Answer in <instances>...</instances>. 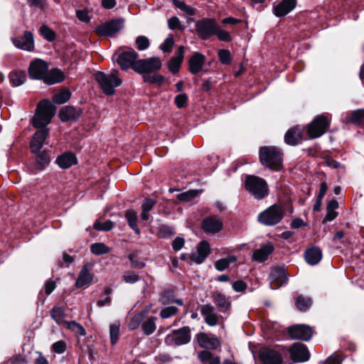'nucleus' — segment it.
Returning a JSON list of instances; mask_svg holds the SVG:
<instances>
[{
	"instance_id": "nucleus-1",
	"label": "nucleus",
	"mask_w": 364,
	"mask_h": 364,
	"mask_svg": "<svg viewBox=\"0 0 364 364\" xmlns=\"http://www.w3.org/2000/svg\"><path fill=\"white\" fill-rule=\"evenodd\" d=\"M161 65L159 58L151 57L136 61L133 70L142 75L144 82L160 85L164 82V77L156 72L161 69Z\"/></svg>"
},
{
	"instance_id": "nucleus-2",
	"label": "nucleus",
	"mask_w": 364,
	"mask_h": 364,
	"mask_svg": "<svg viewBox=\"0 0 364 364\" xmlns=\"http://www.w3.org/2000/svg\"><path fill=\"white\" fill-rule=\"evenodd\" d=\"M261 164L276 171H280L283 167V154L276 146H262L259 151Z\"/></svg>"
},
{
	"instance_id": "nucleus-3",
	"label": "nucleus",
	"mask_w": 364,
	"mask_h": 364,
	"mask_svg": "<svg viewBox=\"0 0 364 364\" xmlns=\"http://www.w3.org/2000/svg\"><path fill=\"white\" fill-rule=\"evenodd\" d=\"M56 112L55 106L48 100H43L38 103L36 114L33 117V125L36 128H45L50 123L52 118Z\"/></svg>"
},
{
	"instance_id": "nucleus-4",
	"label": "nucleus",
	"mask_w": 364,
	"mask_h": 364,
	"mask_svg": "<svg viewBox=\"0 0 364 364\" xmlns=\"http://www.w3.org/2000/svg\"><path fill=\"white\" fill-rule=\"evenodd\" d=\"M95 79L103 93L107 95H114L116 87L122 84V80L117 72L105 73L98 71L95 74Z\"/></svg>"
},
{
	"instance_id": "nucleus-5",
	"label": "nucleus",
	"mask_w": 364,
	"mask_h": 364,
	"mask_svg": "<svg viewBox=\"0 0 364 364\" xmlns=\"http://www.w3.org/2000/svg\"><path fill=\"white\" fill-rule=\"evenodd\" d=\"M247 190L257 199H262L268 194V186L266 181L255 176H249L246 178Z\"/></svg>"
},
{
	"instance_id": "nucleus-6",
	"label": "nucleus",
	"mask_w": 364,
	"mask_h": 364,
	"mask_svg": "<svg viewBox=\"0 0 364 364\" xmlns=\"http://www.w3.org/2000/svg\"><path fill=\"white\" fill-rule=\"evenodd\" d=\"M286 352L284 347L262 348L258 356L263 364H283V355Z\"/></svg>"
},
{
	"instance_id": "nucleus-7",
	"label": "nucleus",
	"mask_w": 364,
	"mask_h": 364,
	"mask_svg": "<svg viewBox=\"0 0 364 364\" xmlns=\"http://www.w3.org/2000/svg\"><path fill=\"white\" fill-rule=\"evenodd\" d=\"M284 217V213L281 207L277 205H272L257 217L258 221L267 226L274 225L279 223Z\"/></svg>"
},
{
	"instance_id": "nucleus-8",
	"label": "nucleus",
	"mask_w": 364,
	"mask_h": 364,
	"mask_svg": "<svg viewBox=\"0 0 364 364\" xmlns=\"http://www.w3.org/2000/svg\"><path fill=\"white\" fill-rule=\"evenodd\" d=\"M329 125L328 119L323 115L317 116L307 126V134L310 139H316L322 136Z\"/></svg>"
},
{
	"instance_id": "nucleus-9",
	"label": "nucleus",
	"mask_w": 364,
	"mask_h": 364,
	"mask_svg": "<svg viewBox=\"0 0 364 364\" xmlns=\"http://www.w3.org/2000/svg\"><path fill=\"white\" fill-rule=\"evenodd\" d=\"M190 340V330L188 327H183L167 335L165 342L168 346H181L188 343Z\"/></svg>"
},
{
	"instance_id": "nucleus-10",
	"label": "nucleus",
	"mask_w": 364,
	"mask_h": 364,
	"mask_svg": "<svg viewBox=\"0 0 364 364\" xmlns=\"http://www.w3.org/2000/svg\"><path fill=\"white\" fill-rule=\"evenodd\" d=\"M215 23L214 20L205 18L196 22V31L202 39H208L215 33Z\"/></svg>"
},
{
	"instance_id": "nucleus-11",
	"label": "nucleus",
	"mask_w": 364,
	"mask_h": 364,
	"mask_svg": "<svg viewBox=\"0 0 364 364\" xmlns=\"http://www.w3.org/2000/svg\"><path fill=\"white\" fill-rule=\"evenodd\" d=\"M48 70V64L44 60L38 58L32 61L28 68L30 76L37 80H43Z\"/></svg>"
},
{
	"instance_id": "nucleus-12",
	"label": "nucleus",
	"mask_w": 364,
	"mask_h": 364,
	"mask_svg": "<svg viewBox=\"0 0 364 364\" xmlns=\"http://www.w3.org/2000/svg\"><path fill=\"white\" fill-rule=\"evenodd\" d=\"M288 333L292 339L308 341L312 335L311 328L306 325H295L288 328Z\"/></svg>"
},
{
	"instance_id": "nucleus-13",
	"label": "nucleus",
	"mask_w": 364,
	"mask_h": 364,
	"mask_svg": "<svg viewBox=\"0 0 364 364\" xmlns=\"http://www.w3.org/2000/svg\"><path fill=\"white\" fill-rule=\"evenodd\" d=\"M123 27V21L112 20L97 27V33L102 36H112Z\"/></svg>"
},
{
	"instance_id": "nucleus-14",
	"label": "nucleus",
	"mask_w": 364,
	"mask_h": 364,
	"mask_svg": "<svg viewBox=\"0 0 364 364\" xmlns=\"http://www.w3.org/2000/svg\"><path fill=\"white\" fill-rule=\"evenodd\" d=\"M293 362H305L310 358L309 352L305 345L299 343L293 344L289 349Z\"/></svg>"
},
{
	"instance_id": "nucleus-15",
	"label": "nucleus",
	"mask_w": 364,
	"mask_h": 364,
	"mask_svg": "<svg viewBox=\"0 0 364 364\" xmlns=\"http://www.w3.org/2000/svg\"><path fill=\"white\" fill-rule=\"evenodd\" d=\"M93 266L92 263H87L82 266L75 282L76 287L87 288L91 284L93 279V274L91 273Z\"/></svg>"
},
{
	"instance_id": "nucleus-16",
	"label": "nucleus",
	"mask_w": 364,
	"mask_h": 364,
	"mask_svg": "<svg viewBox=\"0 0 364 364\" xmlns=\"http://www.w3.org/2000/svg\"><path fill=\"white\" fill-rule=\"evenodd\" d=\"M137 58V53L134 49L129 48L118 55L117 62L123 70H127L129 68L133 69V65L136 61Z\"/></svg>"
},
{
	"instance_id": "nucleus-17",
	"label": "nucleus",
	"mask_w": 364,
	"mask_h": 364,
	"mask_svg": "<svg viewBox=\"0 0 364 364\" xmlns=\"http://www.w3.org/2000/svg\"><path fill=\"white\" fill-rule=\"evenodd\" d=\"M201 227L205 232L215 234L223 230V223L218 216L211 215L203 220Z\"/></svg>"
},
{
	"instance_id": "nucleus-18",
	"label": "nucleus",
	"mask_w": 364,
	"mask_h": 364,
	"mask_svg": "<svg viewBox=\"0 0 364 364\" xmlns=\"http://www.w3.org/2000/svg\"><path fill=\"white\" fill-rule=\"evenodd\" d=\"M287 277L284 268L279 267H274L269 274V284L272 289H277L285 284Z\"/></svg>"
},
{
	"instance_id": "nucleus-19",
	"label": "nucleus",
	"mask_w": 364,
	"mask_h": 364,
	"mask_svg": "<svg viewBox=\"0 0 364 364\" xmlns=\"http://www.w3.org/2000/svg\"><path fill=\"white\" fill-rule=\"evenodd\" d=\"M48 134L49 129L48 128H43L34 133L30 143V147L32 153L36 154L40 151Z\"/></svg>"
},
{
	"instance_id": "nucleus-20",
	"label": "nucleus",
	"mask_w": 364,
	"mask_h": 364,
	"mask_svg": "<svg viewBox=\"0 0 364 364\" xmlns=\"http://www.w3.org/2000/svg\"><path fill=\"white\" fill-rule=\"evenodd\" d=\"M14 45L22 50L32 51L34 49V39L31 31H25L23 36L14 40Z\"/></svg>"
},
{
	"instance_id": "nucleus-21",
	"label": "nucleus",
	"mask_w": 364,
	"mask_h": 364,
	"mask_svg": "<svg viewBox=\"0 0 364 364\" xmlns=\"http://www.w3.org/2000/svg\"><path fill=\"white\" fill-rule=\"evenodd\" d=\"M210 252V247L209 243L207 241H202L198 244L196 252L191 255V259L197 264H201L209 255Z\"/></svg>"
},
{
	"instance_id": "nucleus-22",
	"label": "nucleus",
	"mask_w": 364,
	"mask_h": 364,
	"mask_svg": "<svg viewBox=\"0 0 364 364\" xmlns=\"http://www.w3.org/2000/svg\"><path fill=\"white\" fill-rule=\"evenodd\" d=\"M296 5V0H282L278 4L274 5L273 13L277 17L284 16L291 12Z\"/></svg>"
},
{
	"instance_id": "nucleus-23",
	"label": "nucleus",
	"mask_w": 364,
	"mask_h": 364,
	"mask_svg": "<svg viewBox=\"0 0 364 364\" xmlns=\"http://www.w3.org/2000/svg\"><path fill=\"white\" fill-rule=\"evenodd\" d=\"M200 314L203 316L205 322L210 326H215L218 323V316L215 313L214 306L210 304H206L200 307Z\"/></svg>"
},
{
	"instance_id": "nucleus-24",
	"label": "nucleus",
	"mask_w": 364,
	"mask_h": 364,
	"mask_svg": "<svg viewBox=\"0 0 364 364\" xmlns=\"http://www.w3.org/2000/svg\"><path fill=\"white\" fill-rule=\"evenodd\" d=\"M198 345L208 350H215L220 346V341L215 337H209L204 333H200L197 335Z\"/></svg>"
},
{
	"instance_id": "nucleus-25",
	"label": "nucleus",
	"mask_w": 364,
	"mask_h": 364,
	"mask_svg": "<svg viewBox=\"0 0 364 364\" xmlns=\"http://www.w3.org/2000/svg\"><path fill=\"white\" fill-rule=\"evenodd\" d=\"M274 250V245L271 242H267L260 248L255 250L253 252L252 260L257 262H264L273 252Z\"/></svg>"
},
{
	"instance_id": "nucleus-26",
	"label": "nucleus",
	"mask_w": 364,
	"mask_h": 364,
	"mask_svg": "<svg viewBox=\"0 0 364 364\" xmlns=\"http://www.w3.org/2000/svg\"><path fill=\"white\" fill-rule=\"evenodd\" d=\"M303 140L302 130L299 126L289 129L284 136L285 142L291 146H295Z\"/></svg>"
},
{
	"instance_id": "nucleus-27",
	"label": "nucleus",
	"mask_w": 364,
	"mask_h": 364,
	"mask_svg": "<svg viewBox=\"0 0 364 364\" xmlns=\"http://www.w3.org/2000/svg\"><path fill=\"white\" fill-rule=\"evenodd\" d=\"M205 59L204 55L200 53H195L188 60V67L191 73L195 75L202 71Z\"/></svg>"
},
{
	"instance_id": "nucleus-28",
	"label": "nucleus",
	"mask_w": 364,
	"mask_h": 364,
	"mask_svg": "<svg viewBox=\"0 0 364 364\" xmlns=\"http://www.w3.org/2000/svg\"><path fill=\"white\" fill-rule=\"evenodd\" d=\"M81 114V109L73 107H65L59 112V117L63 122L76 120Z\"/></svg>"
},
{
	"instance_id": "nucleus-29",
	"label": "nucleus",
	"mask_w": 364,
	"mask_h": 364,
	"mask_svg": "<svg viewBox=\"0 0 364 364\" xmlns=\"http://www.w3.org/2000/svg\"><path fill=\"white\" fill-rule=\"evenodd\" d=\"M183 55L184 47L181 46L178 48L176 55L173 57L168 62V69L172 73L176 74L178 72L183 62Z\"/></svg>"
},
{
	"instance_id": "nucleus-30",
	"label": "nucleus",
	"mask_w": 364,
	"mask_h": 364,
	"mask_svg": "<svg viewBox=\"0 0 364 364\" xmlns=\"http://www.w3.org/2000/svg\"><path fill=\"white\" fill-rule=\"evenodd\" d=\"M56 163L62 168H68L77 163L75 155L70 152H66L59 156L56 159Z\"/></svg>"
},
{
	"instance_id": "nucleus-31",
	"label": "nucleus",
	"mask_w": 364,
	"mask_h": 364,
	"mask_svg": "<svg viewBox=\"0 0 364 364\" xmlns=\"http://www.w3.org/2000/svg\"><path fill=\"white\" fill-rule=\"evenodd\" d=\"M211 298L213 302L217 305L220 309L227 311L229 310L231 307V302L228 298L225 296V294H222L220 291H214L211 294Z\"/></svg>"
},
{
	"instance_id": "nucleus-32",
	"label": "nucleus",
	"mask_w": 364,
	"mask_h": 364,
	"mask_svg": "<svg viewBox=\"0 0 364 364\" xmlns=\"http://www.w3.org/2000/svg\"><path fill=\"white\" fill-rule=\"evenodd\" d=\"M64 79L63 73L60 69L54 68L47 72L43 81L47 84L53 85L61 82Z\"/></svg>"
},
{
	"instance_id": "nucleus-33",
	"label": "nucleus",
	"mask_w": 364,
	"mask_h": 364,
	"mask_svg": "<svg viewBox=\"0 0 364 364\" xmlns=\"http://www.w3.org/2000/svg\"><path fill=\"white\" fill-rule=\"evenodd\" d=\"M322 258V253L320 249L313 247L309 249L305 252V259L310 265L318 264Z\"/></svg>"
},
{
	"instance_id": "nucleus-34",
	"label": "nucleus",
	"mask_w": 364,
	"mask_h": 364,
	"mask_svg": "<svg viewBox=\"0 0 364 364\" xmlns=\"http://www.w3.org/2000/svg\"><path fill=\"white\" fill-rule=\"evenodd\" d=\"M50 316L60 325H65L67 323L65 320V314L63 307L54 306L50 311Z\"/></svg>"
},
{
	"instance_id": "nucleus-35",
	"label": "nucleus",
	"mask_w": 364,
	"mask_h": 364,
	"mask_svg": "<svg viewBox=\"0 0 364 364\" xmlns=\"http://www.w3.org/2000/svg\"><path fill=\"white\" fill-rule=\"evenodd\" d=\"M149 309H146L144 311L138 313L137 314L134 315L129 321L128 326L129 328L131 330H134L137 328L140 324L141 323L142 321L144 320L145 316L148 313Z\"/></svg>"
},
{
	"instance_id": "nucleus-36",
	"label": "nucleus",
	"mask_w": 364,
	"mask_h": 364,
	"mask_svg": "<svg viewBox=\"0 0 364 364\" xmlns=\"http://www.w3.org/2000/svg\"><path fill=\"white\" fill-rule=\"evenodd\" d=\"M125 218L128 222L129 227L136 233L139 234L140 230L137 227V214L134 210H128L126 211Z\"/></svg>"
},
{
	"instance_id": "nucleus-37",
	"label": "nucleus",
	"mask_w": 364,
	"mask_h": 364,
	"mask_svg": "<svg viewBox=\"0 0 364 364\" xmlns=\"http://www.w3.org/2000/svg\"><path fill=\"white\" fill-rule=\"evenodd\" d=\"M9 79L14 86H19L26 81V75L23 71H14L10 73Z\"/></svg>"
},
{
	"instance_id": "nucleus-38",
	"label": "nucleus",
	"mask_w": 364,
	"mask_h": 364,
	"mask_svg": "<svg viewBox=\"0 0 364 364\" xmlns=\"http://www.w3.org/2000/svg\"><path fill=\"white\" fill-rule=\"evenodd\" d=\"M156 202L153 199L146 198L141 205L142 212L141 218L144 220H147L149 218V211L153 208Z\"/></svg>"
},
{
	"instance_id": "nucleus-39",
	"label": "nucleus",
	"mask_w": 364,
	"mask_h": 364,
	"mask_svg": "<svg viewBox=\"0 0 364 364\" xmlns=\"http://www.w3.org/2000/svg\"><path fill=\"white\" fill-rule=\"evenodd\" d=\"M347 122H351L356 125L364 124V109H358L353 112L347 119Z\"/></svg>"
},
{
	"instance_id": "nucleus-40",
	"label": "nucleus",
	"mask_w": 364,
	"mask_h": 364,
	"mask_svg": "<svg viewBox=\"0 0 364 364\" xmlns=\"http://www.w3.org/2000/svg\"><path fill=\"white\" fill-rule=\"evenodd\" d=\"M173 4L183 12L184 15L192 16L195 14L194 9L182 0H173Z\"/></svg>"
},
{
	"instance_id": "nucleus-41",
	"label": "nucleus",
	"mask_w": 364,
	"mask_h": 364,
	"mask_svg": "<svg viewBox=\"0 0 364 364\" xmlns=\"http://www.w3.org/2000/svg\"><path fill=\"white\" fill-rule=\"evenodd\" d=\"M295 304L299 310L306 311L311 305V300L310 298L299 295L295 297Z\"/></svg>"
},
{
	"instance_id": "nucleus-42",
	"label": "nucleus",
	"mask_w": 364,
	"mask_h": 364,
	"mask_svg": "<svg viewBox=\"0 0 364 364\" xmlns=\"http://www.w3.org/2000/svg\"><path fill=\"white\" fill-rule=\"evenodd\" d=\"M237 260L235 256H230L226 258L220 259L217 260L215 263V267L217 270L222 272L227 269L230 264Z\"/></svg>"
},
{
	"instance_id": "nucleus-43",
	"label": "nucleus",
	"mask_w": 364,
	"mask_h": 364,
	"mask_svg": "<svg viewBox=\"0 0 364 364\" xmlns=\"http://www.w3.org/2000/svg\"><path fill=\"white\" fill-rule=\"evenodd\" d=\"M120 323L119 321H114L109 326V336L112 344H115L119 336Z\"/></svg>"
},
{
	"instance_id": "nucleus-44",
	"label": "nucleus",
	"mask_w": 364,
	"mask_h": 364,
	"mask_svg": "<svg viewBox=\"0 0 364 364\" xmlns=\"http://www.w3.org/2000/svg\"><path fill=\"white\" fill-rule=\"evenodd\" d=\"M37 166L39 169H43L50 162V156L48 152L43 151L36 156Z\"/></svg>"
},
{
	"instance_id": "nucleus-45",
	"label": "nucleus",
	"mask_w": 364,
	"mask_h": 364,
	"mask_svg": "<svg viewBox=\"0 0 364 364\" xmlns=\"http://www.w3.org/2000/svg\"><path fill=\"white\" fill-rule=\"evenodd\" d=\"M40 34L48 41H53L55 38V32L47 25H42L39 29Z\"/></svg>"
},
{
	"instance_id": "nucleus-46",
	"label": "nucleus",
	"mask_w": 364,
	"mask_h": 364,
	"mask_svg": "<svg viewBox=\"0 0 364 364\" xmlns=\"http://www.w3.org/2000/svg\"><path fill=\"white\" fill-rule=\"evenodd\" d=\"M64 326L77 336H84L85 334V328L75 321H67Z\"/></svg>"
},
{
	"instance_id": "nucleus-47",
	"label": "nucleus",
	"mask_w": 364,
	"mask_h": 364,
	"mask_svg": "<svg viewBox=\"0 0 364 364\" xmlns=\"http://www.w3.org/2000/svg\"><path fill=\"white\" fill-rule=\"evenodd\" d=\"M155 321L156 318L150 317L143 324V331L146 335L152 334L155 331L156 328Z\"/></svg>"
},
{
	"instance_id": "nucleus-48",
	"label": "nucleus",
	"mask_w": 364,
	"mask_h": 364,
	"mask_svg": "<svg viewBox=\"0 0 364 364\" xmlns=\"http://www.w3.org/2000/svg\"><path fill=\"white\" fill-rule=\"evenodd\" d=\"M70 97V92L68 90H63L53 96V100L58 104L66 102Z\"/></svg>"
},
{
	"instance_id": "nucleus-49",
	"label": "nucleus",
	"mask_w": 364,
	"mask_h": 364,
	"mask_svg": "<svg viewBox=\"0 0 364 364\" xmlns=\"http://www.w3.org/2000/svg\"><path fill=\"white\" fill-rule=\"evenodd\" d=\"M90 250L92 253L100 255L108 253L109 248L107 247L104 243L98 242L91 245Z\"/></svg>"
},
{
	"instance_id": "nucleus-50",
	"label": "nucleus",
	"mask_w": 364,
	"mask_h": 364,
	"mask_svg": "<svg viewBox=\"0 0 364 364\" xmlns=\"http://www.w3.org/2000/svg\"><path fill=\"white\" fill-rule=\"evenodd\" d=\"M93 227L97 230L108 231V230H110L113 228V223L110 220H107L103 223H101L100 221L97 220L94 223Z\"/></svg>"
},
{
	"instance_id": "nucleus-51",
	"label": "nucleus",
	"mask_w": 364,
	"mask_h": 364,
	"mask_svg": "<svg viewBox=\"0 0 364 364\" xmlns=\"http://www.w3.org/2000/svg\"><path fill=\"white\" fill-rule=\"evenodd\" d=\"M198 193V191L191 190L182 193H180L177 196V198L180 201H190L193 198H195Z\"/></svg>"
},
{
	"instance_id": "nucleus-52",
	"label": "nucleus",
	"mask_w": 364,
	"mask_h": 364,
	"mask_svg": "<svg viewBox=\"0 0 364 364\" xmlns=\"http://www.w3.org/2000/svg\"><path fill=\"white\" fill-rule=\"evenodd\" d=\"M135 43L139 50H144L149 46V41L144 36H138L136 38Z\"/></svg>"
},
{
	"instance_id": "nucleus-53",
	"label": "nucleus",
	"mask_w": 364,
	"mask_h": 364,
	"mask_svg": "<svg viewBox=\"0 0 364 364\" xmlns=\"http://www.w3.org/2000/svg\"><path fill=\"white\" fill-rule=\"evenodd\" d=\"M198 356L202 363H209L215 358V356H214L208 350H204L199 352Z\"/></svg>"
},
{
	"instance_id": "nucleus-54",
	"label": "nucleus",
	"mask_w": 364,
	"mask_h": 364,
	"mask_svg": "<svg viewBox=\"0 0 364 364\" xmlns=\"http://www.w3.org/2000/svg\"><path fill=\"white\" fill-rule=\"evenodd\" d=\"M174 44V40L172 35H169L160 46L161 50L165 53H169L171 51L172 47Z\"/></svg>"
},
{
	"instance_id": "nucleus-55",
	"label": "nucleus",
	"mask_w": 364,
	"mask_h": 364,
	"mask_svg": "<svg viewBox=\"0 0 364 364\" xmlns=\"http://www.w3.org/2000/svg\"><path fill=\"white\" fill-rule=\"evenodd\" d=\"M168 26L171 30L179 29L183 30V27L179 18L176 16H173L168 20Z\"/></svg>"
},
{
	"instance_id": "nucleus-56",
	"label": "nucleus",
	"mask_w": 364,
	"mask_h": 364,
	"mask_svg": "<svg viewBox=\"0 0 364 364\" xmlns=\"http://www.w3.org/2000/svg\"><path fill=\"white\" fill-rule=\"evenodd\" d=\"M220 41H225V42H229L231 41V36L230 33L228 31L215 28V33Z\"/></svg>"
},
{
	"instance_id": "nucleus-57",
	"label": "nucleus",
	"mask_w": 364,
	"mask_h": 364,
	"mask_svg": "<svg viewBox=\"0 0 364 364\" xmlns=\"http://www.w3.org/2000/svg\"><path fill=\"white\" fill-rule=\"evenodd\" d=\"M220 60L223 64H229L230 63V53L229 50L222 49L218 51Z\"/></svg>"
},
{
	"instance_id": "nucleus-58",
	"label": "nucleus",
	"mask_w": 364,
	"mask_h": 364,
	"mask_svg": "<svg viewBox=\"0 0 364 364\" xmlns=\"http://www.w3.org/2000/svg\"><path fill=\"white\" fill-rule=\"evenodd\" d=\"M178 309L175 306H168L161 310L160 315L163 318H168L176 314Z\"/></svg>"
},
{
	"instance_id": "nucleus-59",
	"label": "nucleus",
	"mask_w": 364,
	"mask_h": 364,
	"mask_svg": "<svg viewBox=\"0 0 364 364\" xmlns=\"http://www.w3.org/2000/svg\"><path fill=\"white\" fill-rule=\"evenodd\" d=\"M188 101V97L186 94L178 95L175 98V103L178 108L185 107Z\"/></svg>"
},
{
	"instance_id": "nucleus-60",
	"label": "nucleus",
	"mask_w": 364,
	"mask_h": 364,
	"mask_svg": "<svg viewBox=\"0 0 364 364\" xmlns=\"http://www.w3.org/2000/svg\"><path fill=\"white\" fill-rule=\"evenodd\" d=\"M111 289L107 287L105 289V294L106 295V297L105 298V299H100L97 301V306H100V307H102L106 304H109L110 302H111V297L109 296V294H111Z\"/></svg>"
},
{
	"instance_id": "nucleus-61",
	"label": "nucleus",
	"mask_w": 364,
	"mask_h": 364,
	"mask_svg": "<svg viewBox=\"0 0 364 364\" xmlns=\"http://www.w3.org/2000/svg\"><path fill=\"white\" fill-rule=\"evenodd\" d=\"M123 279L127 283L133 284L139 280V276L132 272H128L123 275Z\"/></svg>"
},
{
	"instance_id": "nucleus-62",
	"label": "nucleus",
	"mask_w": 364,
	"mask_h": 364,
	"mask_svg": "<svg viewBox=\"0 0 364 364\" xmlns=\"http://www.w3.org/2000/svg\"><path fill=\"white\" fill-rule=\"evenodd\" d=\"M66 345L63 341H59L53 343V350L55 353L60 354L65 350Z\"/></svg>"
},
{
	"instance_id": "nucleus-63",
	"label": "nucleus",
	"mask_w": 364,
	"mask_h": 364,
	"mask_svg": "<svg viewBox=\"0 0 364 364\" xmlns=\"http://www.w3.org/2000/svg\"><path fill=\"white\" fill-rule=\"evenodd\" d=\"M232 289L237 292H243L247 289V284L242 280H237L233 282Z\"/></svg>"
},
{
	"instance_id": "nucleus-64",
	"label": "nucleus",
	"mask_w": 364,
	"mask_h": 364,
	"mask_svg": "<svg viewBox=\"0 0 364 364\" xmlns=\"http://www.w3.org/2000/svg\"><path fill=\"white\" fill-rule=\"evenodd\" d=\"M184 239L182 237H176L172 242V247L174 250L178 251L182 249L184 245Z\"/></svg>"
}]
</instances>
